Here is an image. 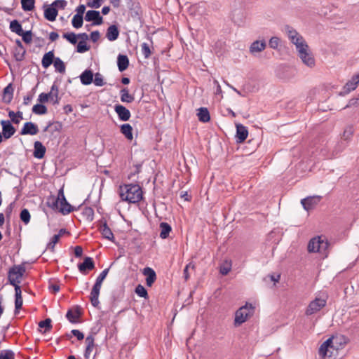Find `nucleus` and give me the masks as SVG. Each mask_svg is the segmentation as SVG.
Masks as SVG:
<instances>
[{
	"mask_svg": "<svg viewBox=\"0 0 359 359\" xmlns=\"http://www.w3.org/2000/svg\"><path fill=\"white\" fill-rule=\"evenodd\" d=\"M142 190L140 185L134 184L120 187V197L122 201L136 203L142 198Z\"/></svg>",
	"mask_w": 359,
	"mask_h": 359,
	"instance_id": "obj_1",
	"label": "nucleus"
},
{
	"mask_svg": "<svg viewBox=\"0 0 359 359\" xmlns=\"http://www.w3.org/2000/svg\"><path fill=\"white\" fill-rule=\"evenodd\" d=\"M330 243L325 236H318L311 238L308 244L309 252H319L327 255Z\"/></svg>",
	"mask_w": 359,
	"mask_h": 359,
	"instance_id": "obj_2",
	"label": "nucleus"
},
{
	"mask_svg": "<svg viewBox=\"0 0 359 359\" xmlns=\"http://www.w3.org/2000/svg\"><path fill=\"white\" fill-rule=\"evenodd\" d=\"M255 306L252 303L246 302L239 308L235 313L234 325L239 326L245 323L250 317L253 316Z\"/></svg>",
	"mask_w": 359,
	"mask_h": 359,
	"instance_id": "obj_3",
	"label": "nucleus"
},
{
	"mask_svg": "<svg viewBox=\"0 0 359 359\" xmlns=\"http://www.w3.org/2000/svg\"><path fill=\"white\" fill-rule=\"evenodd\" d=\"M25 271L26 269L23 264L13 266L8 272V283L11 285L20 284Z\"/></svg>",
	"mask_w": 359,
	"mask_h": 359,
	"instance_id": "obj_4",
	"label": "nucleus"
},
{
	"mask_svg": "<svg viewBox=\"0 0 359 359\" xmlns=\"http://www.w3.org/2000/svg\"><path fill=\"white\" fill-rule=\"evenodd\" d=\"M325 341L320 346L318 350L319 356L322 359H337L339 357V350L334 346V344H329L325 347Z\"/></svg>",
	"mask_w": 359,
	"mask_h": 359,
	"instance_id": "obj_5",
	"label": "nucleus"
},
{
	"mask_svg": "<svg viewBox=\"0 0 359 359\" xmlns=\"http://www.w3.org/2000/svg\"><path fill=\"white\" fill-rule=\"evenodd\" d=\"M325 341L320 346L318 350L319 356L322 359H337L339 357V350L334 346V344H329L325 347Z\"/></svg>",
	"mask_w": 359,
	"mask_h": 359,
	"instance_id": "obj_6",
	"label": "nucleus"
},
{
	"mask_svg": "<svg viewBox=\"0 0 359 359\" xmlns=\"http://www.w3.org/2000/svg\"><path fill=\"white\" fill-rule=\"evenodd\" d=\"M325 341L320 346L318 350L319 356L322 359H337L339 357V350L334 346V344H329L325 347Z\"/></svg>",
	"mask_w": 359,
	"mask_h": 359,
	"instance_id": "obj_7",
	"label": "nucleus"
},
{
	"mask_svg": "<svg viewBox=\"0 0 359 359\" xmlns=\"http://www.w3.org/2000/svg\"><path fill=\"white\" fill-rule=\"evenodd\" d=\"M298 52V55L301 58L304 64L309 67H313L315 65V60L312 54L309 52V46L306 43L305 44L298 46L296 48Z\"/></svg>",
	"mask_w": 359,
	"mask_h": 359,
	"instance_id": "obj_8",
	"label": "nucleus"
},
{
	"mask_svg": "<svg viewBox=\"0 0 359 359\" xmlns=\"http://www.w3.org/2000/svg\"><path fill=\"white\" fill-rule=\"evenodd\" d=\"M284 31L290 41L295 45L296 48H297V46H301L306 43L302 36L300 35L292 27L286 25L284 27Z\"/></svg>",
	"mask_w": 359,
	"mask_h": 359,
	"instance_id": "obj_9",
	"label": "nucleus"
},
{
	"mask_svg": "<svg viewBox=\"0 0 359 359\" xmlns=\"http://www.w3.org/2000/svg\"><path fill=\"white\" fill-rule=\"evenodd\" d=\"M327 299L323 297H316L311 301L306 308L305 314L306 316H311L318 311L326 306Z\"/></svg>",
	"mask_w": 359,
	"mask_h": 359,
	"instance_id": "obj_10",
	"label": "nucleus"
},
{
	"mask_svg": "<svg viewBox=\"0 0 359 359\" xmlns=\"http://www.w3.org/2000/svg\"><path fill=\"white\" fill-rule=\"evenodd\" d=\"M348 341V339L343 334H337L332 336L325 341V347L329 344H334V346L339 351L343 349Z\"/></svg>",
	"mask_w": 359,
	"mask_h": 359,
	"instance_id": "obj_11",
	"label": "nucleus"
},
{
	"mask_svg": "<svg viewBox=\"0 0 359 359\" xmlns=\"http://www.w3.org/2000/svg\"><path fill=\"white\" fill-rule=\"evenodd\" d=\"M85 20L87 22H92L90 25L97 26L103 22V18L97 11L90 10L88 11L85 15Z\"/></svg>",
	"mask_w": 359,
	"mask_h": 359,
	"instance_id": "obj_12",
	"label": "nucleus"
},
{
	"mask_svg": "<svg viewBox=\"0 0 359 359\" xmlns=\"http://www.w3.org/2000/svg\"><path fill=\"white\" fill-rule=\"evenodd\" d=\"M59 196H60V208L59 212L62 215H65L71 212L76 210L73 206H72L66 200L65 196L63 193V190L60 189L59 191Z\"/></svg>",
	"mask_w": 359,
	"mask_h": 359,
	"instance_id": "obj_13",
	"label": "nucleus"
},
{
	"mask_svg": "<svg viewBox=\"0 0 359 359\" xmlns=\"http://www.w3.org/2000/svg\"><path fill=\"white\" fill-rule=\"evenodd\" d=\"M359 83V74L353 75L351 79L346 82L343 88V91L339 93L340 95H344L355 90Z\"/></svg>",
	"mask_w": 359,
	"mask_h": 359,
	"instance_id": "obj_14",
	"label": "nucleus"
},
{
	"mask_svg": "<svg viewBox=\"0 0 359 359\" xmlns=\"http://www.w3.org/2000/svg\"><path fill=\"white\" fill-rule=\"evenodd\" d=\"M1 125L2 126V136L5 139L11 138L15 133L16 130L8 120H1Z\"/></svg>",
	"mask_w": 359,
	"mask_h": 359,
	"instance_id": "obj_15",
	"label": "nucleus"
},
{
	"mask_svg": "<svg viewBox=\"0 0 359 359\" xmlns=\"http://www.w3.org/2000/svg\"><path fill=\"white\" fill-rule=\"evenodd\" d=\"M39 133V128L36 124L32 122H26L24 123L20 133L22 135H34Z\"/></svg>",
	"mask_w": 359,
	"mask_h": 359,
	"instance_id": "obj_16",
	"label": "nucleus"
},
{
	"mask_svg": "<svg viewBox=\"0 0 359 359\" xmlns=\"http://www.w3.org/2000/svg\"><path fill=\"white\" fill-rule=\"evenodd\" d=\"M94 268V261L90 257H85L83 262L78 264L79 271L84 275L87 273V271L93 270Z\"/></svg>",
	"mask_w": 359,
	"mask_h": 359,
	"instance_id": "obj_17",
	"label": "nucleus"
},
{
	"mask_svg": "<svg viewBox=\"0 0 359 359\" xmlns=\"http://www.w3.org/2000/svg\"><path fill=\"white\" fill-rule=\"evenodd\" d=\"M320 199L321 197L319 196H308L302 199L301 203L305 210H309L318 204Z\"/></svg>",
	"mask_w": 359,
	"mask_h": 359,
	"instance_id": "obj_18",
	"label": "nucleus"
},
{
	"mask_svg": "<svg viewBox=\"0 0 359 359\" xmlns=\"http://www.w3.org/2000/svg\"><path fill=\"white\" fill-rule=\"evenodd\" d=\"M100 231L101 232L103 238L110 241H114V236L112 233L111 229L108 226L106 220L101 219L100 221Z\"/></svg>",
	"mask_w": 359,
	"mask_h": 359,
	"instance_id": "obj_19",
	"label": "nucleus"
},
{
	"mask_svg": "<svg viewBox=\"0 0 359 359\" xmlns=\"http://www.w3.org/2000/svg\"><path fill=\"white\" fill-rule=\"evenodd\" d=\"M114 110L121 121H127L130 119L131 116L130 111L126 107L121 104H116Z\"/></svg>",
	"mask_w": 359,
	"mask_h": 359,
	"instance_id": "obj_20",
	"label": "nucleus"
},
{
	"mask_svg": "<svg viewBox=\"0 0 359 359\" xmlns=\"http://www.w3.org/2000/svg\"><path fill=\"white\" fill-rule=\"evenodd\" d=\"M236 142L238 143L243 142L248 135V130L247 127L241 123L236 124Z\"/></svg>",
	"mask_w": 359,
	"mask_h": 359,
	"instance_id": "obj_21",
	"label": "nucleus"
},
{
	"mask_svg": "<svg viewBox=\"0 0 359 359\" xmlns=\"http://www.w3.org/2000/svg\"><path fill=\"white\" fill-rule=\"evenodd\" d=\"M43 8L44 18L48 21H55L58 13L57 9L52 6V4L48 6L44 5Z\"/></svg>",
	"mask_w": 359,
	"mask_h": 359,
	"instance_id": "obj_22",
	"label": "nucleus"
},
{
	"mask_svg": "<svg viewBox=\"0 0 359 359\" xmlns=\"http://www.w3.org/2000/svg\"><path fill=\"white\" fill-rule=\"evenodd\" d=\"M142 273L147 276V285L151 287L156 280V274L155 271L150 267H145L142 271Z\"/></svg>",
	"mask_w": 359,
	"mask_h": 359,
	"instance_id": "obj_23",
	"label": "nucleus"
},
{
	"mask_svg": "<svg viewBox=\"0 0 359 359\" xmlns=\"http://www.w3.org/2000/svg\"><path fill=\"white\" fill-rule=\"evenodd\" d=\"M46 149L39 141H36L34 144L33 155L36 158L41 159L44 157Z\"/></svg>",
	"mask_w": 359,
	"mask_h": 359,
	"instance_id": "obj_24",
	"label": "nucleus"
},
{
	"mask_svg": "<svg viewBox=\"0 0 359 359\" xmlns=\"http://www.w3.org/2000/svg\"><path fill=\"white\" fill-rule=\"evenodd\" d=\"M119 30L116 25H110L106 32V37L110 41H114L118 38Z\"/></svg>",
	"mask_w": 359,
	"mask_h": 359,
	"instance_id": "obj_25",
	"label": "nucleus"
},
{
	"mask_svg": "<svg viewBox=\"0 0 359 359\" xmlns=\"http://www.w3.org/2000/svg\"><path fill=\"white\" fill-rule=\"evenodd\" d=\"M95 339L93 334L88 335L86 338V348L84 351V358L85 359H89L90 355L93 351V349L95 347Z\"/></svg>",
	"mask_w": 359,
	"mask_h": 359,
	"instance_id": "obj_26",
	"label": "nucleus"
},
{
	"mask_svg": "<svg viewBox=\"0 0 359 359\" xmlns=\"http://www.w3.org/2000/svg\"><path fill=\"white\" fill-rule=\"evenodd\" d=\"M55 58L56 57H55L53 50L45 53L41 60L42 67L45 69H47L54 62V60Z\"/></svg>",
	"mask_w": 359,
	"mask_h": 359,
	"instance_id": "obj_27",
	"label": "nucleus"
},
{
	"mask_svg": "<svg viewBox=\"0 0 359 359\" xmlns=\"http://www.w3.org/2000/svg\"><path fill=\"white\" fill-rule=\"evenodd\" d=\"M93 73L90 69H86L80 75L81 83L84 86L90 85L93 81Z\"/></svg>",
	"mask_w": 359,
	"mask_h": 359,
	"instance_id": "obj_28",
	"label": "nucleus"
},
{
	"mask_svg": "<svg viewBox=\"0 0 359 359\" xmlns=\"http://www.w3.org/2000/svg\"><path fill=\"white\" fill-rule=\"evenodd\" d=\"M81 313L80 312V309L79 306H76L74 311L69 309L67 311L66 313V318L67 320L72 323H76L78 321V319L81 317Z\"/></svg>",
	"mask_w": 359,
	"mask_h": 359,
	"instance_id": "obj_29",
	"label": "nucleus"
},
{
	"mask_svg": "<svg viewBox=\"0 0 359 359\" xmlns=\"http://www.w3.org/2000/svg\"><path fill=\"white\" fill-rule=\"evenodd\" d=\"M266 47V43L264 40L262 41H254L250 47V51L251 53H259L264 50Z\"/></svg>",
	"mask_w": 359,
	"mask_h": 359,
	"instance_id": "obj_30",
	"label": "nucleus"
},
{
	"mask_svg": "<svg viewBox=\"0 0 359 359\" xmlns=\"http://www.w3.org/2000/svg\"><path fill=\"white\" fill-rule=\"evenodd\" d=\"M129 65V59L127 55L119 54L117 57V66L120 72L125 71Z\"/></svg>",
	"mask_w": 359,
	"mask_h": 359,
	"instance_id": "obj_31",
	"label": "nucleus"
},
{
	"mask_svg": "<svg viewBox=\"0 0 359 359\" xmlns=\"http://www.w3.org/2000/svg\"><path fill=\"white\" fill-rule=\"evenodd\" d=\"M159 227L161 229L160 237L162 239L167 238L172 231L171 226L167 222H161L160 223Z\"/></svg>",
	"mask_w": 359,
	"mask_h": 359,
	"instance_id": "obj_32",
	"label": "nucleus"
},
{
	"mask_svg": "<svg viewBox=\"0 0 359 359\" xmlns=\"http://www.w3.org/2000/svg\"><path fill=\"white\" fill-rule=\"evenodd\" d=\"M121 133L126 137L128 140H132L133 138V128L129 123H124L121 126Z\"/></svg>",
	"mask_w": 359,
	"mask_h": 359,
	"instance_id": "obj_33",
	"label": "nucleus"
},
{
	"mask_svg": "<svg viewBox=\"0 0 359 359\" xmlns=\"http://www.w3.org/2000/svg\"><path fill=\"white\" fill-rule=\"evenodd\" d=\"M121 100L123 102L131 103L134 101V96L129 93L127 88H123L120 90Z\"/></svg>",
	"mask_w": 359,
	"mask_h": 359,
	"instance_id": "obj_34",
	"label": "nucleus"
},
{
	"mask_svg": "<svg viewBox=\"0 0 359 359\" xmlns=\"http://www.w3.org/2000/svg\"><path fill=\"white\" fill-rule=\"evenodd\" d=\"M197 115L199 121L203 123H207L210 120V113L205 107L199 108Z\"/></svg>",
	"mask_w": 359,
	"mask_h": 359,
	"instance_id": "obj_35",
	"label": "nucleus"
},
{
	"mask_svg": "<svg viewBox=\"0 0 359 359\" xmlns=\"http://www.w3.org/2000/svg\"><path fill=\"white\" fill-rule=\"evenodd\" d=\"M354 133V129L353 126H348L345 128L341 139L344 142H349Z\"/></svg>",
	"mask_w": 359,
	"mask_h": 359,
	"instance_id": "obj_36",
	"label": "nucleus"
},
{
	"mask_svg": "<svg viewBox=\"0 0 359 359\" xmlns=\"http://www.w3.org/2000/svg\"><path fill=\"white\" fill-rule=\"evenodd\" d=\"M47 205L53 210H57L59 211L60 207V196H50L47 199Z\"/></svg>",
	"mask_w": 359,
	"mask_h": 359,
	"instance_id": "obj_37",
	"label": "nucleus"
},
{
	"mask_svg": "<svg viewBox=\"0 0 359 359\" xmlns=\"http://www.w3.org/2000/svg\"><path fill=\"white\" fill-rule=\"evenodd\" d=\"M100 290H97L93 287L92 288V290L90 292V300L91 304L95 308H97L100 304V302H99V299H98L99 295H100Z\"/></svg>",
	"mask_w": 359,
	"mask_h": 359,
	"instance_id": "obj_38",
	"label": "nucleus"
},
{
	"mask_svg": "<svg viewBox=\"0 0 359 359\" xmlns=\"http://www.w3.org/2000/svg\"><path fill=\"white\" fill-rule=\"evenodd\" d=\"M9 28L12 32L20 35L23 31L21 24L17 20L11 22Z\"/></svg>",
	"mask_w": 359,
	"mask_h": 359,
	"instance_id": "obj_39",
	"label": "nucleus"
},
{
	"mask_svg": "<svg viewBox=\"0 0 359 359\" xmlns=\"http://www.w3.org/2000/svg\"><path fill=\"white\" fill-rule=\"evenodd\" d=\"M26 50L25 48H15L13 50V56L16 61L21 62L25 59Z\"/></svg>",
	"mask_w": 359,
	"mask_h": 359,
	"instance_id": "obj_40",
	"label": "nucleus"
},
{
	"mask_svg": "<svg viewBox=\"0 0 359 359\" xmlns=\"http://www.w3.org/2000/svg\"><path fill=\"white\" fill-rule=\"evenodd\" d=\"M35 0H21V6L24 11H31L34 8Z\"/></svg>",
	"mask_w": 359,
	"mask_h": 359,
	"instance_id": "obj_41",
	"label": "nucleus"
},
{
	"mask_svg": "<svg viewBox=\"0 0 359 359\" xmlns=\"http://www.w3.org/2000/svg\"><path fill=\"white\" fill-rule=\"evenodd\" d=\"M53 65L56 72L60 73H64L65 72V65L60 57H56L54 60Z\"/></svg>",
	"mask_w": 359,
	"mask_h": 359,
	"instance_id": "obj_42",
	"label": "nucleus"
},
{
	"mask_svg": "<svg viewBox=\"0 0 359 359\" xmlns=\"http://www.w3.org/2000/svg\"><path fill=\"white\" fill-rule=\"evenodd\" d=\"M348 142H344L341 139V140L339 141L334 146L333 155H337V154L341 152L348 146Z\"/></svg>",
	"mask_w": 359,
	"mask_h": 359,
	"instance_id": "obj_43",
	"label": "nucleus"
},
{
	"mask_svg": "<svg viewBox=\"0 0 359 359\" xmlns=\"http://www.w3.org/2000/svg\"><path fill=\"white\" fill-rule=\"evenodd\" d=\"M83 23V16L75 14L72 20V26L76 29H79L82 27Z\"/></svg>",
	"mask_w": 359,
	"mask_h": 359,
	"instance_id": "obj_44",
	"label": "nucleus"
},
{
	"mask_svg": "<svg viewBox=\"0 0 359 359\" xmlns=\"http://www.w3.org/2000/svg\"><path fill=\"white\" fill-rule=\"evenodd\" d=\"M32 112L38 115L45 114L47 113V108L42 104H36L34 105Z\"/></svg>",
	"mask_w": 359,
	"mask_h": 359,
	"instance_id": "obj_45",
	"label": "nucleus"
},
{
	"mask_svg": "<svg viewBox=\"0 0 359 359\" xmlns=\"http://www.w3.org/2000/svg\"><path fill=\"white\" fill-rule=\"evenodd\" d=\"M60 235H54L51 240L46 245V250H50L52 252H55V245L59 241Z\"/></svg>",
	"mask_w": 359,
	"mask_h": 359,
	"instance_id": "obj_46",
	"label": "nucleus"
},
{
	"mask_svg": "<svg viewBox=\"0 0 359 359\" xmlns=\"http://www.w3.org/2000/svg\"><path fill=\"white\" fill-rule=\"evenodd\" d=\"M135 292L140 297H143L144 299H147L149 297L147 290L140 284L135 287Z\"/></svg>",
	"mask_w": 359,
	"mask_h": 359,
	"instance_id": "obj_47",
	"label": "nucleus"
},
{
	"mask_svg": "<svg viewBox=\"0 0 359 359\" xmlns=\"http://www.w3.org/2000/svg\"><path fill=\"white\" fill-rule=\"evenodd\" d=\"M62 36L72 44L74 45L77 43V35L74 32L65 33Z\"/></svg>",
	"mask_w": 359,
	"mask_h": 359,
	"instance_id": "obj_48",
	"label": "nucleus"
},
{
	"mask_svg": "<svg viewBox=\"0 0 359 359\" xmlns=\"http://www.w3.org/2000/svg\"><path fill=\"white\" fill-rule=\"evenodd\" d=\"M20 219L25 224H28L30 221V213L27 209H23L20 214Z\"/></svg>",
	"mask_w": 359,
	"mask_h": 359,
	"instance_id": "obj_49",
	"label": "nucleus"
},
{
	"mask_svg": "<svg viewBox=\"0 0 359 359\" xmlns=\"http://www.w3.org/2000/svg\"><path fill=\"white\" fill-rule=\"evenodd\" d=\"M94 76H95V78L93 81L94 82V84L96 86L101 87L105 84V82L104 81L103 76L100 73L97 72L95 74Z\"/></svg>",
	"mask_w": 359,
	"mask_h": 359,
	"instance_id": "obj_50",
	"label": "nucleus"
},
{
	"mask_svg": "<svg viewBox=\"0 0 359 359\" xmlns=\"http://www.w3.org/2000/svg\"><path fill=\"white\" fill-rule=\"evenodd\" d=\"M90 49V46L87 45L86 42L80 41L76 47V51L79 53H83L88 51Z\"/></svg>",
	"mask_w": 359,
	"mask_h": 359,
	"instance_id": "obj_51",
	"label": "nucleus"
},
{
	"mask_svg": "<svg viewBox=\"0 0 359 359\" xmlns=\"http://www.w3.org/2000/svg\"><path fill=\"white\" fill-rule=\"evenodd\" d=\"M0 359H15V354L11 350H3L0 353Z\"/></svg>",
	"mask_w": 359,
	"mask_h": 359,
	"instance_id": "obj_52",
	"label": "nucleus"
},
{
	"mask_svg": "<svg viewBox=\"0 0 359 359\" xmlns=\"http://www.w3.org/2000/svg\"><path fill=\"white\" fill-rule=\"evenodd\" d=\"M83 215L88 221H93L94 218V210L90 207H86L83 210Z\"/></svg>",
	"mask_w": 359,
	"mask_h": 359,
	"instance_id": "obj_53",
	"label": "nucleus"
},
{
	"mask_svg": "<svg viewBox=\"0 0 359 359\" xmlns=\"http://www.w3.org/2000/svg\"><path fill=\"white\" fill-rule=\"evenodd\" d=\"M19 36L22 37L23 41L26 43H29L32 41V32L31 30L26 32L22 31Z\"/></svg>",
	"mask_w": 359,
	"mask_h": 359,
	"instance_id": "obj_54",
	"label": "nucleus"
},
{
	"mask_svg": "<svg viewBox=\"0 0 359 359\" xmlns=\"http://www.w3.org/2000/svg\"><path fill=\"white\" fill-rule=\"evenodd\" d=\"M141 48L142 53L143 54L144 58L148 59L151 53L149 46L147 43H142Z\"/></svg>",
	"mask_w": 359,
	"mask_h": 359,
	"instance_id": "obj_55",
	"label": "nucleus"
},
{
	"mask_svg": "<svg viewBox=\"0 0 359 359\" xmlns=\"http://www.w3.org/2000/svg\"><path fill=\"white\" fill-rule=\"evenodd\" d=\"M39 327L41 328H45V331H48L51 329V320L50 318H46L44 320H41L39 323Z\"/></svg>",
	"mask_w": 359,
	"mask_h": 359,
	"instance_id": "obj_56",
	"label": "nucleus"
},
{
	"mask_svg": "<svg viewBox=\"0 0 359 359\" xmlns=\"http://www.w3.org/2000/svg\"><path fill=\"white\" fill-rule=\"evenodd\" d=\"M104 0H88L87 6L92 8H98Z\"/></svg>",
	"mask_w": 359,
	"mask_h": 359,
	"instance_id": "obj_57",
	"label": "nucleus"
},
{
	"mask_svg": "<svg viewBox=\"0 0 359 359\" xmlns=\"http://www.w3.org/2000/svg\"><path fill=\"white\" fill-rule=\"evenodd\" d=\"M67 5V2L65 0H55L52 3V6H53L56 8L64 9Z\"/></svg>",
	"mask_w": 359,
	"mask_h": 359,
	"instance_id": "obj_58",
	"label": "nucleus"
},
{
	"mask_svg": "<svg viewBox=\"0 0 359 359\" xmlns=\"http://www.w3.org/2000/svg\"><path fill=\"white\" fill-rule=\"evenodd\" d=\"M280 43V39L277 36H273L270 39L269 45L273 49H277Z\"/></svg>",
	"mask_w": 359,
	"mask_h": 359,
	"instance_id": "obj_59",
	"label": "nucleus"
},
{
	"mask_svg": "<svg viewBox=\"0 0 359 359\" xmlns=\"http://www.w3.org/2000/svg\"><path fill=\"white\" fill-rule=\"evenodd\" d=\"M49 93H51V95H55V100L53 101V104H58L59 97H58V87H57V86L55 84H53L51 86L50 92Z\"/></svg>",
	"mask_w": 359,
	"mask_h": 359,
	"instance_id": "obj_60",
	"label": "nucleus"
},
{
	"mask_svg": "<svg viewBox=\"0 0 359 359\" xmlns=\"http://www.w3.org/2000/svg\"><path fill=\"white\" fill-rule=\"evenodd\" d=\"M23 304L22 298L18 299L15 298V315H17L19 313L20 309L22 308Z\"/></svg>",
	"mask_w": 359,
	"mask_h": 359,
	"instance_id": "obj_61",
	"label": "nucleus"
},
{
	"mask_svg": "<svg viewBox=\"0 0 359 359\" xmlns=\"http://www.w3.org/2000/svg\"><path fill=\"white\" fill-rule=\"evenodd\" d=\"M190 267H191L192 269H194V267H195L194 264L191 262L187 264L185 268L184 269L183 275H184V278L186 281H187L190 277L189 271H188V270Z\"/></svg>",
	"mask_w": 359,
	"mask_h": 359,
	"instance_id": "obj_62",
	"label": "nucleus"
},
{
	"mask_svg": "<svg viewBox=\"0 0 359 359\" xmlns=\"http://www.w3.org/2000/svg\"><path fill=\"white\" fill-rule=\"evenodd\" d=\"M51 96V93H41L38 97L39 102L43 103L48 102L50 97Z\"/></svg>",
	"mask_w": 359,
	"mask_h": 359,
	"instance_id": "obj_63",
	"label": "nucleus"
},
{
	"mask_svg": "<svg viewBox=\"0 0 359 359\" xmlns=\"http://www.w3.org/2000/svg\"><path fill=\"white\" fill-rule=\"evenodd\" d=\"M109 271V268L105 269L103 270L100 275L97 277L96 280L103 282V280L105 279L106 276H107Z\"/></svg>",
	"mask_w": 359,
	"mask_h": 359,
	"instance_id": "obj_64",
	"label": "nucleus"
}]
</instances>
